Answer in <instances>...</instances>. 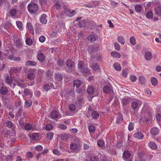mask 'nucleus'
Listing matches in <instances>:
<instances>
[{"instance_id":"nucleus-58","label":"nucleus","mask_w":161,"mask_h":161,"mask_svg":"<svg viewBox=\"0 0 161 161\" xmlns=\"http://www.w3.org/2000/svg\"><path fill=\"white\" fill-rule=\"evenodd\" d=\"M134 128V123L130 122L128 125V128L129 131H130L133 130Z\"/></svg>"},{"instance_id":"nucleus-29","label":"nucleus","mask_w":161,"mask_h":161,"mask_svg":"<svg viewBox=\"0 0 161 161\" xmlns=\"http://www.w3.org/2000/svg\"><path fill=\"white\" fill-rule=\"evenodd\" d=\"M39 135L38 133H34L31 136V138L34 141H37L39 138Z\"/></svg>"},{"instance_id":"nucleus-21","label":"nucleus","mask_w":161,"mask_h":161,"mask_svg":"<svg viewBox=\"0 0 161 161\" xmlns=\"http://www.w3.org/2000/svg\"><path fill=\"white\" fill-rule=\"evenodd\" d=\"M155 13L156 14L159 16H161V6H158L155 8Z\"/></svg>"},{"instance_id":"nucleus-53","label":"nucleus","mask_w":161,"mask_h":161,"mask_svg":"<svg viewBox=\"0 0 161 161\" xmlns=\"http://www.w3.org/2000/svg\"><path fill=\"white\" fill-rule=\"evenodd\" d=\"M153 16V12L152 11H149L146 14L147 18L148 19H151Z\"/></svg>"},{"instance_id":"nucleus-23","label":"nucleus","mask_w":161,"mask_h":161,"mask_svg":"<svg viewBox=\"0 0 161 161\" xmlns=\"http://www.w3.org/2000/svg\"><path fill=\"white\" fill-rule=\"evenodd\" d=\"M24 81L22 79H19L17 83V85L23 88L25 86Z\"/></svg>"},{"instance_id":"nucleus-44","label":"nucleus","mask_w":161,"mask_h":161,"mask_svg":"<svg viewBox=\"0 0 161 161\" xmlns=\"http://www.w3.org/2000/svg\"><path fill=\"white\" fill-rule=\"evenodd\" d=\"M151 82L152 85L154 86H156L158 84V81L157 79L154 77H152L151 78Z\"/></svg>"},{"instance_id":"nucleus-13","label":"nucleus","mask_w":161,"mask_h":161,"mask_svg":"<svg viewBox=\"0 0 161 161\" xmlns=\"http://www.w3.org/2000/svg\"><path fill=\"white\" fill-rule=\"evenodd\" d=\"M145 59L147 61L150 60L152 58V54L150 52H146L145 54Z\"/></svg>"},{"instance_id":"nucleus-27","label":"nucleus","mask_w":161,"mask_h":161,"mask_svg":"<svg viewBox=\"0 0 161 161\" xmlns=\"http://www.w3.org/2000/svg\"><path fill=\"white\" fill-rule=\"evenodd\" d=\"M132 108L133 109H137L138 107V101L133 102L131 104Z\"/></svg>"},{"instance_id":"nucleus-61","label":"nucleus","mask_w":161,"mask_h":161,"mask_svg":"<svg viewBox=\"0 0 161 161\" xmlns=\"http://www.w3.org/2000/svg\"><path fill=\"white\" fill-rule=\"evenodd\" d=\"M75 106L73 104H70L69 106V109L71 111H73L75 109Z\"/></svg>"},{"instance_id":"nucleus-52","label":"nucleus","mask_w":161,"mask_h":161,"mask_svg":"<svg viewBox=\"0 0 161 161\" xmlns=\"http://www.w3.org/2000/svg\"><path fill=\"white\" fill-rule=\"evenodd\" d=\"M98 146L100 147H103L105 145V143L103 141L100 140L97 143Z\"/></svg>"},{"instance_id":"nucleus-28","label":"nucleus","mask_w":161,"mask_h":161,"mask_svg":"<svg viewBox=\"0 0 161 161\" xmlns=\"http://www.w3.org/2000/svg\"><path fill=\"white\" fill-rule=\"evenodd\" d=\"M87 92L89 94H92L94 92V89L92 86H89L87 90Z\"/></svg>"},{"instance_id":"nucleus-4","label":"nucleus","mask_w":161,"mask_h":161,"mask_svg":"<svg viewBox=\"0 0 161 161\" xmlns=\"http://www.w3.org/2000/svg\"><path fill=\"white\" fill-rule=\"evenodd\" d=\"M54 6L57 9H59L62 5V1L61 0H54Z\"/></svg>"},{"instance_id":"nucleus-39","label":"nucleus","mask_w":161,"mask_h":161,"mask_svg":"<svg viewBox=\"0 0 161 161\" xmlns=\"http://www.w3.org/2000/svg\"><path fill=\"white\" fill-rule=\"evenodd\" d=\"M140 158H142V160L144 161L145 159H144V157L145 156V153L142 151H140L138 153V154L137 155Z\"/></svg>"},{"instance_id":"nucleus-36","label":"nucleus","mask_w":161,"mask_h":161,"mask_svg":"<svg viewBox=\"0 0 161 161\" xmlns=\"http://www.w3.org/2000/svg\"><path fill=\"white\" fill-rule=\"evenodd\" d=\"M148 146L150 147L153 149H156L157 148V145L153 142H150L148 143Z\"/></svg>"},{"instance_id":"nucleus-51","label":"nucleus","mask_w":161,"mask_h":161,"mask_svg":"<svg viewBox=\"0 0 161 161\" xmlns=\"http://www.w3.org/2000/svg\"><path fill=\"white\" fill-rule=\"evenodd\" d=\"M128 70V68H126L122 70V75L125 78H126L127 76Z\"/></svg>"},{"instance_id":"nucleus-30","label":"nucleus","mask_w":161,"mask_h":161,"mask_svg":"<svg viewBox=\"0 0 161 161\" xmlns=\"http://www.w3.org/2000/svg\"><path fill=\"white\" fill-rule=\"evenodd\" d=\"M25 129L27 131H29L32 129V125L30 123H26L24 126Z\"/></svg>"},{"instance_id":"nucleus-59","label":"nucleus","mask_w":161,"mask_h":161,"mask_svg":"<svg viewBox=\"0 0 161 161\" xmlns=\"http://www.w3.org/2000/svg\"><path fill=\"white\" fill-rule=\"evenodd\" d=\"M10 25V23L8 22H6L3 24V26L5 29L8 30L9 29Z\"/></svg>"},{"instance_id":"nucleus-57","label":"nucleus","mask_w":161,"mask_h":161,"mask_svg":"<svg viewBox=\"0 0 161 161\" xmlns=\"http://www.w3.org/2000/svg\"><path fill=\"white\" fill-rule=\"evenodd\" d=\"M10 15L12 16H14L16 15L17 13V10L16 9L13 8L11 9L10 11Z\"/></svg>"},{"instance_id":"nucleus-19","label":"nucleus","mask_w":161,"mask_h":161,"mask_svg":"<svg viewBox=\"0 0 161 161\" xmlns=\"http://www.w3.org/2000/svg\"><path fill=\"white\" fill-rule=\"evenodd\" d=\"M8 89L5 86H3L1 87L0 90V93L3 95H6L8 92Z\"/></svg>"},{"instance_id":"nucleus-45","label":"nucleus","mask_w":161,"mask_h":161,"mask_svg":"<svg viewBox=\"0 0 161 161\" xmlns=\"http://www.w3.org/2000/svg\"><path fill=\"white\" fill-rule=\"evenodd\" d=\"M91 68L92 69L94 70H96L99 68V65L96 63H93L91 66Z\"/></svg>"},{"instance_id":"nucleus-38","label":"nucleus","mask_w":161,"mask_h":161,"mask_svg":"<svg viewBox=\"0 0 161 161\" xmlns=\"http://www.w3.org/2000/svg\"><path fill=\"white\" fill-rule=\"evenodd\" d=\"M16 46L17 48H19L22 46L23 42L21 39H19L16 41Z\"/></svg>"},{"instance_id":"nucleus-1","label":"nucleus","mask_w":161,"mask_h":161,"mask_svg":"<svg viewBox=\"0 0 161 161\" xmlns=\"http://www.w3.org/2000/svg\"><path fill=\"white\" fill-rule=\"evenodd\" d=\"M38 5L34 2H31L28 5V11L31 13H35L38 10Z\"/></svg>"},{"instance_id":"nucleus-6","label":"nucleus","mask_w":161,"mask_h":161,"mask_svg":"<svg viewBox=\"0 0 161 161\" xmlns=\"http://www.w3.org/2000/svg\"><path fill=\"white\" fill-rule=\"evenodd\" d=\"M103 90L105 93L108 94L112 89L111 86H105L103 87Z\"/></svg>"},{"instance_id":"nucleus-49","label":"nucleus","mask_w":161,"mask_h":161,"mask_svg":"<svg viewBox=\"0 0 161 161\" xmlns=\"http://www.w3.org/2000/svg\"><path fill=\"white\" fill-rule=\"evenodd\" d=\"M135 10L137 12H140L142 9V7L139 5H136L135 7Z\"/></svg>"},{"instance_id":"nucleus-55","label":"nucleus","mask_w":161,"mask_h":161,"mask_svg":"<svg viewBox=\"0 0 161 161\" xmlns=\"http://www.w3.org/2000/svg\"><path fill=\"white\" fill-rule=\"evenodd\" d=\"M88 129L89 131L91 133H93L95 130V128L93 125H91L89 126Z\"/></svg>"},{"instance_id":"nucleus-42","label":"nucleus","mask_w":161,"mask_h":161,"mask_svg":"<svg viewBox=\"0 0 161 161\" xmlns=\"http://www.w3.org/2000/svg\"><path fill=\"white\" fill-rule=\"evenodd\" d=\"M87 39L90 42H93L96 40L95 36L93 35H90L87 37Z\"/></svg>"},{"instance_id":"nucleus-50","label":"nucleus","mask_w":161,"mask_h":161,"mask_svg":"<svg viewBox=\"0 0 161 161\" xmlns=\"http://www.w3.org/2000/svg\"><path fill=\"white\" fill-rule=\"evenodd\" d=\"M130 42L133 45H135L136 44V40L134 36H131L130 38Z\"/></svg>"},{"instance_id":"nucleus-40","label":"nucleus","mask_w":161,"mask_h":161,"mask_svg":"<svg viewBox=\"0 0 161 161\" xmlns=\"http://www.w3.org/2000/svg\"><path fill=\"white\" fill-rule=\"evenodd\" d=\"M70 148L72 150H76L78 148V145L75 143H72L70 144Z\"/></svg>"},{"instance_id":"nucleus-9","label":"nucleus","mask_w":161,"mask_h":161,"mask_svg":"<svg viewBox=\"0 0 161 161\" xmlns=\"http://www.w3.org/2000/svg\"><path fill=\"white\" fill-rule=\"evenodd\" d=\"M38 60L41 62L43 61L45 59V56L44 54L42 53H39L37 56Z\"/></svg>"},{"instance_id":"nucleus-14","label":"nucleus","mask_w":161,"mask_h":161,"mask_svg":"<svg viewBox=\"0 0 161 161\" xmlns=\"http://www.w3.org/2000/svg\"><path fill=\"white\" fill-rule=\"evenodd\" d=\"M46 15L45 14H42L40 19V22L43 24H46L47 23V20L46 19Z\"/></svg>"},{"instance_id":"nucleus-24","label":"nucleus","mask_w":161,"mask_h":161,"mask_svg":"<svg viewBox=\"0 0 161 161\" xmlns=\"http://www.w3.org/2000/svg\"><path fill=\"white\" fill-rule=\"evenodd\" d=\"M76 104L78 106H81L84 103L83 99L80 97L78 98L76 101Z\"/></svg>"},{"instance_id":"nucleus-8","label":"nucleus","mask_w":161,"mask_h":161,"mask_svg":"<svg viewBox=\"0 0 161 161\" xmlns=\"http://www.w3.org/2000/svg\"><path fill=\"white\" fill-rule=\"evenodd\" d=\"M26 26L28 28L30 33H31L32 34H33L34 33V30L31 23L30 22H27V23Z\"/></svg>"},{"instance_id":"nucleus-26","label":"nucleus","mask_w":161,"mask_h":161,"mask_svg":"<svg viewBox=\"0 0 161 161\" xmlns=\"http://www.w3.org/2000/svg\"><path fill=\"white\" fill-rule=\"evenodd\" d=\"M114 68L117 71H120L121 70L120 64L118 63H115L113 65Z\"/></svg>"},{"instance_id":"nucleus-64","label":"nucleus","mask_w":161,"mask_h":161,"mask_svg":"<svg viewBox=\"0 0 161 161\" xmlns=\"http://www.w3.org/2000/svg\"><path fill=\"white\" fill-rule=\"evenodd\" d=\"M26 43L28 45H31L32 43V41L31 38H27L25 41Z\"/></svg>"},{"instance_id":"nucleus-63","label":"nucleus","mask_w":161,"mask_h":161,"mask_svg":"<svg viewBox=\"0 0 161 161\" xmlns=\"http://www.w3.org/2000/svg\"><path fill=\"white\" fill-rule=\"evenodd\" d=\"M90 161H99V158L97 156H92L91 157Z\"/></svg>"},{"instance_id":"nucleus-62","label":"nucleus","mask_w":161,"mask_h":161,"mask_svg":"<svg viewBox=\"0 0 161 161\" xmlns=\"http://www.w3.org/2000/svg\"><path fill=\"white\" fill-rule=\"evenodd\" d=\"M53 134L52 132H48L47 134V137L49 140L52 139L53 137Z\"/></svg>"},{"instance_id":"nucleus-47","label":"nucleus","mask_w":161,"mask_h":161,"mask_svg":"<svg viewBox=\"0 0 161 161\" xmlns=\"http://www.w3.org/2000/svg\"><path fill=\"white\" fill-rule=\"evenodd\" d=\"M151 119H152V116L151 115H149L148 117H147L146 116H145V121L147 123V124H148L149 123H150L151 122Z\"/></svg>"},{"instance_id":"nucleus-60","label":"nucleus","mask_w":161,"mask_h":161,"mask_svg":"<svg viewBox=\"0 0 161 161\" xmlns=\"http://www.w3.org/2000/svg\"><path fill=\"white\" fill-rule=\"evenodd\" d=\"M123 119L122 116L121 114L119 115L117 117L116 122L118 123H119L122 121Z\"/></svg>"},{"instance_id":"nucleus-10","label":"nucleus","mask_w":161,"mask_h":161,"mask_svg":"<svg viewBox=\"0 0 161 161\" xmlns=\"http://www.w3.org/2000/svg\"><path fill=\"white\" fill-rule=\"evenodd\" d=\"M159 130L156 127L152 128L150 130L151 134L153 135H156L159 133Z\"/></svg>"},{"instance_id":"nucleus-43","label":"nucleus","mask_w":161,"mask_h":161,"mask_svg":"<svg viewBox=\"0 0 161 161\" xmlns=\"http://www.w3.org/2000/svg\"><path fill=\"white\" fill-rule=\"evenodd\" d=\"M92 116L93 119H96L99 117V114L97 112L94 111L92 112Z\"/></svg>"},{"instance_id":"nucleus-17","label":"nucleus","mask_w":161,"mask_h":161,"mask_svg":"<svg viewBox=\"0 0 161 161\" xmlns=\"http://www.w3.org/2000/svg\"><path fill=\"white\" fill-rule=\"evenodd\" d=\"M109 152H110L112 154L114 155H116L117 153L116 151L115 148L114 147L112 146H110L109 147V149L108 150Z\"/></svg>"},{"instance_id":"nucleus-20","label":"nucleus","mask_w":161,"mask_h":161,"mask_svg":"<svg viewBox=\"0 0 161 161\" xmlns=\"http://www.w3.org/2000/svg\"><path fill=\"white\" fill-rule=\"evenodd\" d=\"M5 82L8 85L11 86L13 83L12 78L10 76H7L5 78Z\"/></svg>"},{"instance_id":"nucleus-37","label":"nucleus","mask_w":161,"mask_h":161,"mask_svg":"<svg viewBox=\"0 0 161 161\" xmlns=\"http://www.w3.org/2000/svg\"><path fill=\"white\" fill-rule=\"evenodd\" d=\"M133 160H134V161H143L142 160V158H140L137 155L136 156L135 158H134L133 157H132L129 160H128L127 161H133Z\"/></svg>"},{"instance_id":"nucleus-22","label":"nucleus","mask_w":161,"mask_h":161,"mask_svg":"<svg viewBox=\"0 0 161 161\" xmlns=\"http://www.w3.org/2000/svg\"><path fill=\"white\" fill-rule=\"evenodd\" d=\"M130 98L125 97L122 99V102L123 106H125L129 103Z\"/></svg>"},{"instance_id":"nucleus-11","label":"nucleus","mask_w":161,"mask_h":161,"mask_svg":"<svg viewBox=\"0 0 161 161\" xmlns=\"http://www.w3.org/2000/svg\"><path fill=\"white\" fill-rule=\"evenodd\" d=\"M97 47L93 45L90 46L88 48V51L90 53H92L97 51Z\"/></svg>"},{"instance_id":"nucleus-16","label":"nucleus","mask_w":161,"mask_h":161,"mask_svg":"<svg viewBox=\"0 0 161 161\" xmlns=\"http://www.w3.org/2000/svg\"><path fill=\"white\" fill-rule=\"evenodd\" d=\"M51 116L53 119H56L58 117V112L56 111L53 110L51 113Z\"/></svg>"},{"instance_id":"nucleus-35","label":"nucleus","mask_w":161,"mask_h":161,"mask_svg":"<svg viewBox=\"0 0 161 161\" xmlns=\"http://www.w3.org/2000/svg\"><path fill=\"white\" fill-rule=\"evenodd\" d=\"M17 25L20 30H23V25L21 21H16Z\"/></svg>"},{"instance_id":"nucleus-54","label":"nucleus","mask_w":161,"mask_h":161,"mask_svg":"<svg viewBox=\"0 0 161 161\" xmlns=\"http://www.w3.org/2000/svg\"><path fill=\"white\" fill-rule=\"evenodd\" d=\"M58 127L60 129L65 130L67 129V126L66 125L62 124H60L58 125Z\"/></svg>"},{"instance_id":"nucleus-34","label":"nucleus","mask_w":161,"mask_h":161,"mask_svg":"<svg viewBox=\"0 0 161 161\" xmlns=\"http://www.w3.org/2000/svg\"><path fill=\"white\" fill-rule=\"evenodd\" d=\"M73 85L74 86H75L76 87L78 88L81 85V82L79 80H76L74 81Z\"/></svg>"},{"instance_id":"nucleus-7","label":"nucleus","mask_w":161,"mask_h":161,"mask_svg":"<svg viewBox=\"0 0 161 161\" xmlns=\"http://www.w3.org/2000/svg\"><path fill=\"white\" fill-rule=\"evenodd\" d=\"M130 155L131 154L130 152L127 150L125 151L123 154L124 159L125 160H126L127 161L128 160H129L130 159H128V158L130 157Z\"/></svg>"},{"instance_id":"nucleus-33","label":"nucleus","mask_w":161,"mask_h":161,"mask_svg":"<svg viewBox=\"0 0 161 161\" xmlns=\"http://www.w3.org/2000/svg\"><path fill=\"white\" fill-rule=\"evenodd\" d=\"M55 77L56 79L58 81H61L63 79L62 75L59 73L56 74L55 75Z\"/></svg>"},{"instance_id":"nucleus-48","label":"nucleus","mask_w":161,"mask_h":161,"mask_svg":"<svg viewBox=\"0 0 161 161\" xmlns=\"http://www.w3.org/2000/svg\"><path fill=\"white\" fill-rule=\"evenodd\" d=\"M32 103V101L31 100H27L25 101V106L27 107L28 108L30 107Z\"/></svg>"},{"instance_id":"nucleus-5","label":"nucleus","mask_w":161,"mask_h":161,"mask_svg":"<svg viewBox=\"0 0 161 161\" xmlns=\"http://www.w3.org/2000/svg\"><path fill=\"white\" fill-rule=\"evenodd\" d=\"M74 63L71 59L68 60L66 62V67L69 69L72 68L74 65Z\"/></svg>"},{"instance_id":"nucleus-2","label":"nucleus","mask_w":161,"mask_h":161,"mask_svg":"<svg viewBox=\"0 0 161 161\" xmlns=\"http://www.w3.org/2000/svg\"><path fill=\"white\" fill-rule=\"evenodd\" d=\"M78 68L80 71L83 73H87L89 71L87 66L84 64L83 61L81 60L79 62Z\"/></svg>"},{"instance_id":"nucleus-56","label":"nucleus","mask_w":161,"mask_h":161,"mask_svg":"<svg viewBox=\"0 0 161 161\" xmlns=\"http://www.w3.org/2000/svg\"><path fill=\"white\" fill-rule=\"evenodd\" d=\"M53 128V126L51 124H47L45 127V129L48 131H50L52 130Z\"/></svg>"},{"instance_id":"nucleus-18","label":"nucleus","mask_w":161,"mask_h":161,"mask_svg":"<svg viewBox=\"0 0 161 161\" xmlns=\"http://www.w3.org/2000/svg\"><path fill=\"white\" fill-rule=\"evenodd\" d=\"M134 136L139 139H142L143 137V135L141 132L139 131L134 134Z\"/></svg>"},{"instance_id":"nucleus-3","label":"nucleus","mask_w":161,"mask_h":161,"mask_svg":"<svg viewBox=\"0 0 161 161\" xmlns=\"http://www.w3.org/2000/svg\"><path fill=\"white\" fill-rule=\"evenodd\" d=\"M29 73L27 74V78L30 80H33L35 78V74L36 69H28Z\"/></svg>"},{"instance_id":"nucleus-15","label":"nucleus","mask_w":161,"mask_h":161,"mask_svg":"<svg viewBox=\"0 0 161 161\" xmlns=\"http://www.w3.org/2000/svg\"><path fill=\"white\" fill-rule=\"evenodd\" d=\"M8 58L12 60L19 61L21 60V58L18 57H14L12 54L9 55L8 56Z\"/></svg>"},{"instance_id":"nucleus-25","label":"nucleus","mask_w":161,"mask_h":161,"mask_svg":"<svg viewBox=\"0 0 161 161\" xmlns=\"http://www.w3.org/2000/svg\"><path fill=\"white\" fill-rule=\"evenodd\" d=\"M86 22L85 20H82L78 24V25L81 28H84L86 26Z\"/></svg>"},{"instance_id":"nucleus-12","label":"nucleus","mask_w":161,"mask_h":161,"mask_svg":"<svg viewBox=\"0 0 161 161\" xmlns=\"http://www.w3.org/2000/svg\"><path fill=\"white\" fill-rule=\"evenodd\" d=\"M24 94L25 96H29L30 98L32 97V93L29 89L26 88L24 90Z\"/></svg>"},{"instance_id":"nucleus-46","label":"nucleus","mask_w":161,"mask_h":161,"mask_svg":"<svg viewBox=\"0 0 161 161\" xmlns=\"http://www.w3.org/2000/svg\"><path fill=\"white\" fill-rule=\"evenodd\" d=\"M139 80L140 83L142 85H145L146 83L145 78L143 76H141L139 77Z\"/></svg>"},{"instance_id":"nucleus-32","label":"nucleus","mask_w":161,"mask_h":161,"mask_svg":"<svg viewBox=\"0 0 161 161\" xmlns=\"http://www.w3.org/2000/svg\"><path fill=\"white\" fill-rule=\"evenodd\" d=\"M111 54L112 56L115 58H120L121 57L120 54L116 52H113Z\"/></svg>"},{"instance_id":"nucleus-31","label":"nucleus","mask_w":161,"mask_h":161,"mask_svg":"<svg viewBox=\"0 0 161 161\" xmlns=\"http://www.w3.org/2000/svg\"><path fill=\"white\" fill-rule=\"evenodd\" d=\"M117 40L122 44H124L125 43V39L122 36H119L117 38Z\"/></svg>"},{"instance_id":"nucleus-41","label":"nucleus","mask_w":161,"mask_h":161,"mask_svg":"<svg viewBox=\"0 0 161 161\" xmlns=\"http://www.w3.org/2000/svg\"><path fill=\"white\" fill-rule=\"evenodd\" d=\"M26 66L34 65L35 66L36 65L37 63L36 61H28L26 62Z\"/></svg>"}]
</instances>
